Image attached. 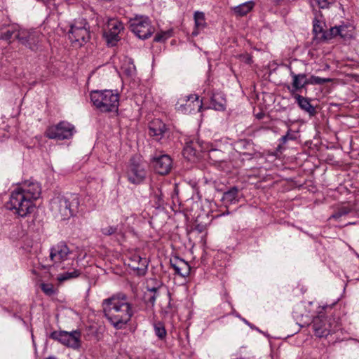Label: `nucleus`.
Listing matches in <instances>:
<instances>
[{"label":"nucleus","instance_id":"obj_1","mask_svg":"<svg viewBox=\"0 0 359 359\" xmlns=\"http://www.w3.org/2000/svg\"><path fill=\"white\" fill-rule=\"evenodd\" d=\"M102 308L105 317L116 330L124 329L133 316L132 305L123 293L104 299Z\"/></svg>","mask_w":359,"mask_h":359},{"label":"nucleus","instance_id":"obj_2","mask_svg":"<svg viewBox=\"0 0 359 359\" xmlns=\"http://www.w3.org/2000/svg\"><path fill=\"white\" fill-rule=\"evenodd\" d=\"M91 102L100 112H117L119 95L110 90H91Z\"/></svg>","mask_w":359,"mask_h":359},{"label":"nucleus","instance_id":"obj_3","mask_svg":"<svg viewBox=\"0 0 359 359\" xmlns=\"http://www.w3.org/2000/svg\"><path fill=\"white\" fill-rule=\"evenodd\" d=\"M35 207V203L18 188L11 192L8 208L14 210L20 217H27L34 211Z\"/></svg>","mask_w":359,"mask_h":359},{"label":"nucleus","instance_id":"obj_4","mask_svg":"<svg viewBox=\"0 0 359 359\" xmlns=\"http://www.w3.org/2000/svg\"><path fill=\"white\" fill-rule=\"evenodd\" d=\"M50 210L53 217L59 220H67L74 214L72 202L66 196L59 195L51 199Z\"/></svg>","mask_w":359,"mask_h":359},{"label":"nucleus","instance_id":"obj_5","mask_svg":"<svg viewBox=\"0 0 359 359\" xmlns=\"http://www.w3.org/2000/svg\"><path fill=\"white\" fill-rule=\"evenodd\" d=\"M129 25L130 30L141 39L149 38L155 32L150 19L144 15L135 16L130 19Z\"/></svg>","mask_w":359,"mask_h":359},{"label":"nucleus","instance_id":"obj_6","mask_svg":"<svg viewBox=\"0 0 359 359\" xmlns=\"http://www.w3.org/2000/svg\"><path fill=\"white\" fill-rule=\"evenodd\" d=\"M314 334L318 337H326L338 330L337 323L332 317H317L312 323Z\"/></svg>","mask_w":359,"mask_h":359},{"label":"nucleus","instance_id":"obj_7","mask_svg":"<svg viewBox=\"0 0 359 359\" xmlns=\"http://www.w3.org/2000/svg\"><path fill=\"white\" fill-rule=\"evenodd\" d=\"M41 38L42 34L33 29H21L15 34V39L21 44L34 52L39 50Z\"/></svg>","mask_w":359,"mask_h":359},{"label":"nucleus","instance_id":"obj_8","mask_svg":"<svg viewBox=\"0 0 359 359\" xmlns=\"http://www.w3.org/2000/svg\"><path fill=\"white\" fill-rule=\"evenodd\" d=\"M74 126L69 122L62 121L56 125L49 126L45 135L49 139L68 140L71 138L74 133Z\"/></svg>","mask_w":359,"mask_h":359},{"label":"nucleus","instance_id":"obj_9","mask_svg":"<svg viewBox=\"0 0 359 359\" xmlns=\"http://www.w3.org/2000/svg\"><path fill=\"white\" fill-rule=\"evenodd\" d=\"M50 337L69 347L77 348L79 345V333L76 331H54Z\"/></svg>","mask_w":359,"mask_h":359},{"label":"nucleus","instance_id":"obj_10","mask_svg":"<svg viewBox=\"0 0 359 359\" xmlns=\"http://www.w3.org/2000/svg\"><path fill=\"white\" fill-rule=\"evenodd\" d=\"M145 176L146 171L143 166L135 158H132L128 170L129 181L133 184H140L144 180Z\"/></svg>","mask_w":359,"mask_h":359},{"label":"nucleus","instance_id":"obj_11","mask_svg":"<svg viewBox=\"0 0 359 359\" xmlns=\"http://www.w3.org/2000/svg\"><path fill=\"white\" fill-rule=\"evenodd\" d=\"M17 188L34 203L40 197L41 194V185L33 180L25 181Z\"/></svg>","mask_w":359,"mask_h":359},{"label":"nucleus","instance_id":"obj_12","mask_svg":"<svg viewBox=\"0 0 359 359\" xmlns=\"http://www.w3.org/2000/svg\"><path fill=\"white\" fill-rule=\"evenodd\" d=\"M204 150L205 147L200 141L193 140L186 142L182 154L188 161H194L201 156V153Z\"/></svg>","mask_w":359,"mask_h":359},{"label":"nucleus","instance_id":"obj_13","mask_svg":"<svg viewBox=\"0 0 359 359\" xmlns=\"http://www.w3.org/2000/svg\"><path fill=\"white\" fill-rule=\"evenodd\" d=\"M70 250L67 245L64 243H60L50 248V260L53 264H61L67 260Z\"/></svg>","mask_w":359,"mask_h":359},{"label":"nucleus","instance_id":"obj_14","mask_svg":"<svg viewBox=\"0 0 359 359\" xmlns=\"http://www.w3.org/2000/svg\"><path fill=\"white\" fill-rule=\"evenodd\" d=\"M154 170L160 175H167L172 168V159L166 154L154 157L152 160Z\"/></svg>","mask_w":359,"mask_h":359},{"label":"nucleus","instance_id":"obj_15","mask_svg":"<svg viewBox=\"0 0 359 359\" xmlns=\"http://www.w3.org/2000/svg\"><path fill=\"white\" fill-rule=\"evenodd\" d=\"M148 263L149 261L146 257L133 254L129 257L128 265L133 271H136L139 276H144L147 272Z\"/></svg>","mask_w":359,"mask_h":359},{"label":"nucleus","instance_id":"obj_16","mask_svg":"<svg viewBox=\"0 0 359 359\" xmlns=\"http://www.w3.org/2000/svg\"><path fill=\"white\" fill-rule=\"evenodd\" d=\"M68 35L72 41L82 45L83 42H87L90 39V31L86 27L72 25L68 32Z\"/></svg>","mask_w":359,"mask_h":359},{"label":"nucleus","instance_id":"obj_17","mask_svg":"<svg viewBox=\"0 0 359 359\" xmlns=\"http://www.w3.org/2000/svg\"><path fill=\"white\" fill-rule=\"evenodd\" d=\"M176 105L186 111H191L196 108H198V110L200 111L202 108V103L199 102L198 97L196 95H191L180 99Z\"/></svg>","mask_w":359,"mask_h":359},{"label":"nucleus","instance_id":"obj_18","mask_svg":"<svg viewBox=\"0 0 359 359\" xmlns=\"http://www.w3.org/2000/svg\"><path fill=\"white\" fill-rule=\"evenodd\" d=\"M170 266L175 270V274L182 277H187L191 271L189 264L179 257H174L170 260Z\"/></svg>","mask_w":359,"mask_h":359},{"label":"nucleus","instance_id":"obj_19","mask_svg":"<svg viewBox=\"0 0 359 359\" xmlns=\"http://www.w3.org/2000/svg\"><path fill=\"white\" fill-rule=\"evenodd\" d=\"M166 130V125L160 119H154L149 123V134L157 140L162 138Z\"/></svg>","mask_w":359,"mask_h":359},{"label":"nucleus","instance_id":"obj_20","mask_svg":"<svg viewBox=\"0 0 359 359\" xmlns=\"http://www.w3.org/2000/svg\"><path fill=\"white\" fill-rule=\"evenodd\" d=\"M290 75L292 78V82L291 83L292 89H290V86L287 87V89L292 94H294L296 91L305 88L306 82V74H296L290 69Z\"/></svg>","mask_w":359,"mask_h":359},{"label":"nucleus","instance_id":"obj_21","mask_svg":"<svg viewBox=\"0 0 359 359\" xmlns=\"http://www.w3.org/2000/svg\"><path fill=\"white\" fill-rule=\"evenodd\" d=\"M294 98L296 100L299 107L306 111L310 116H314L316 114L315 107L311 104V100L299 94H294Z\"/></svg>","mask_w":359,"mask_h":359},{"label":"nucleus","instance_id":"obj_22","mask_svg":"<svg viewBox=\"0 0 359 359\" xmlns=\"http://www.w3.org/2000/svg\"><path fill=\"white\" fill-rule=\"evenodd\" d=\"M346 28L344 26L331 27L329 30L324 31L320 38L323 40H330L337 36H340L341 38L344 39L346 36V34L344 33Z\"/></svg>","mask_w":359,"mask_h":359},{"label":"nucleus","instance_id":"obj_23","mask_svg":"<svg viewBox=\"0 0 359 359\" xmlns=\"http://www.w3.org/2000/svg\"><path fill=\"white\" fill-rule=\"evenodd\" d=\"M235 149L243 155H250L254 152L252 142L246 139H241L236 142Z\"/></svg>","mask_w":359,"mask_h":359},{"label":"nucleus","instance_id":"obj_24","mask_svg":"<svg viewBox=\"0 0 359 359\" xmlns=\"http://www.w3.org/2000/svg\"><path fill=\"white\" fill-rule=\"evenodd\" d=\"M238 193V188L237 187H233L224 193L222 201L226 205L235 204L239 201Z\"/></svg>","mask_w":359,"mask_h":359},{"label":"nucleus","instance_id":"obj_25","mask_svg":"<svg viewBox=\"0 0 359 359\" xmlns=\"http://www.w3.org/2000/svg\"><path fill=\"white\" fill-rule=\"evenodd\" d=\"M21 29L15 25L2 27L0 29V39L9 40L13 37L15 38V34Z\"/></svg>","mask_w":359,"mask_h":359},{"label":"nucleus","instance_id":"obj_26","mask_svg":"<svg viewBox=\"0 0 359 359\" xmlns=\"http://www.w3.org/2000/svg\"><path fill=\"white\" fill-rule=\"evenodd\" d=\"M194 21L196 30L192 33L193 35H197L198 34V30L203 29L206 25L205 14L203 12L196 11L194 13Z\"/></svg>","mask_w":359,"mask_h":359},{"label":"nucleus","instance_id":"obj_27","mask_svg":"<svg viewBox=\"0 0 359 359\" xmlns=\"http://www.w3.org/2000/svg\"><path fill=\"white\" fill-rule=\"evenodd\" d=\"M254 3L252 1H248L234 7L233 11L237 15L244 16L252 9Z\"/></svg>","mask_w":359,"mask_h":359},{"label":"nucleus","instance_id":"obj_28","mask_svg":"<svg viewBox=\"0 0 359 359\" xmlns=\"http://www.w3.org/2000/svg\"><path fill=\"white\" fill-rule=\"evenodd\" d=\"M103 36L104 37L108 46H115L120 39L118 34L115 32L106 31L105 29L103 31Z\"/></svg>","mask_w":359,"mask_h":359},{"label":"nucleus","instance_id":"obj_29","mask_svg":"<svg viewBox=\"0 0 359 359\" xmlns=\"http://www.w3.org/2000/svg\"><path fill=\"white\" fill-rule=\"evenodd\" d=\"M107 27L109 32H115L117 34L123 29V24L114 19H111L108 21Z\"/></svg>","mask_w":359,"mask_h":359},{"label":"nucleus","instance_id":"obj_30","mask_svg":"<svg viewBox=\"0 0 359 359\" xmlns=\"http://www.w3.org/2000/svg\"><path fill=\"white\" fill-rule=\"evenodd\" d=\"M154 327L156 335L161 340L164 339L167 335V332L165 328L164 324L161 322H158L154 324Z\"/></svg>","mask_w":359,"mask_h":359},{"label":"nucleus","instance_id":"obj_31","mask_svg":"<svg viewBox=\"0 0 359 359\" xmlns=\"http://www.w3.org/2000/svg\"><path fill=\"white\" fill-rule=\"evenodd\" d=\"M209 158L215 163L223 161L224 154L219 149H211L208 154Z\"/></svg>","mask_w":359,"mask_h":359},{"label":"nucleus","instance_id":"obj_32","mask_svg":"<svg viewBox=\"0 0 359 359\" xmlns=\"http://www.w3.org/2000/svg\"><path fill=\"white\" fill-rule=\"evenodd\" d=\"M352 208L348 206H341L331 216L330 218L339 219L341 217L350 213L352 211Z\"/></svg>","mask_w":359,"mask_h":359},{"label":"nucleus","instance_id":"obj_33","mask_svg":"<svg viewBox=\"0 0 359 359\" xmlns=\"http://www.w3.org/2000/svg\"><path fill=\"white\" fill-rule=\"evenodd\" d=\"M333 2V1L330 0H311V4L313 7L317 6L323 9L329 8V6Z\"/></svg>","mask_w":359,"mask_h":359},{"label":"nucleus","instance_id":"obj_34","mask_svg":"<svg viewBox=\"0 0 359 359\" xmlns=\"http://www.w3.org/2000/svg\"><path fill=\"white\" fill-rule=\"evenodd\" d=\"M40 287L44 294L48 296H52L55 293V290L52 284L42 283Z\"/></svg>","mask_w":359,"mask_h":359},{"label":"nucleus","instance_id":"obj_35","mask_svg":"<svg viewBox=\"0 0 359 359\" xmlns=\"http://www.w3.org/2000/svg\"><path fill=\"white\" fill-rule=\"evenodd\" d=\"M160 194L155 193L154 197H155V204L154 206L156 209L163 208L165 202L163 198V195L161 194V191L158 190Z\"/></svg>","mask_w":359,"mask_h":359},{"label":"nucleus","instance_id":"obj_36","mask_svg":"<svg viewBox=\"0 0 359 359\" xmlns=\"http://www.w3.org/2000/svg\"><path fill=\"white\" fill-rule=\"evenodd\" d=\"M170 36V32H162L161 33H158L154 36V41L156 42H161L165 41Z\"/></svg>","mask_w":359,"mask_h":359},{"label":"nucleus","instance_id":"obj_37","mask_svg":"<svg viewBox=\"0 0 359 359\" xmlns=\"http://www.w3.org/2000/svg\"><path fill=\"white\" fill-rule=\"evenodd\" d=\"M313 31L316 34V36H318V34L323 35V33L324 32V29H323L322 25H320V21L317 19H315L313 20Z\"/></svg>","mask_w":359,"mask_h":359},{"label":"nucleus","instance_id":"obj_38","mask_svg":"<svg viewBox=\"0 0 359 359\" xmlns=\"http://www.w3.org/2000/svg\"><path fill=\"white\" fill-rule=\"evenodd\" d=\"M117 231L116 226H107L102 229V232L106 236H110L115 233Z\"/></svg>","mask_w":359,"mask_h":359},{"label":"nucleus","instance_id":"obj_39","mask_svg":"<svg viewBox=\"0 0 359 359\" xmlns=\"http://www.w3.org/2000/svg\"><path fill=\"white\" fill-rule=\"evenodd\" d=\"M296 139V137L294 135L290 133V130H289L285 135H283L280 141L283 144H285L287 140H294Z\"/></svg>","mask_w":359,"mask_h":359},{"label":"nucleus","instance_id":"obj_40","mask_svg":"<svg viewBox=\"0 0 359 359\" xmlns=\"http://www.w3.org/2000/svg\"><path fill=\"white\" fill-rule=\"evenodd\" d=\"M332 79L329 78H320L315 76V84L322 85L326 83L332 82Z\"/></svg>","mask_w":359,"mask_h":359},{"label":"nucleus","instance_id":"obj_41","mask_svg":"<svg viewBox=\"0 0 359 359\" xmlns=\"http://www.w3.org/2000/svg\"><path fill=\"white\" fill-rule=\"evenodd\" d=\"M72 277V276L71 273H65L63 274L58 275V276L57 277V280L60 283H62L66 280L71 278Z\"/></svg>","mask_w":359,"mask_h":359},{"label":"nucleus","instance_id":"obj_42","mask_svg":"<svg viewBox=\"0 0 359 359\" xmlns=\"http://www.w3.org/2000/svg\"><path fill=\"white\" fill-rule=\"evenodd\" d=\"M135 72V67L134 65L124 68V73L128 76H132Z\"/></svg>","mask_w":359,"mask_h":359},{"label":"nucleus","instance_id":"obj_43","mask_svg":"<svg viewBox=\"0 0 359 359\" xmlns=\"http://www.w3.org/2000/svg\"><path fill=\"white\" fill-rule=\"evenodd\" d=\"M241 57L247 64H250L252 62V56L249 54L241 55Z\"/></svg>","mask_w":359,"mask_h":359},{"label":"nucleus","instance_id":"obj_44","mask_svg":"<svg viewBox=\"0 0 359 359\" xmlns=\"http://www.w3.org/2000/svg\"><path fill=\"white\" fill-rule=\"evenodd\" d=\"M158 296V294H149V297H148L147 302L150 303L151 306H153L154 305L156 299Z\"/></svg>","mask_w":359,"mask_h":359},{"label":"nucleus","instance_id":"obj_45","mask_svg":"<svg viewBox=\"0 0 359 359\" xmlns=\"http://www.w3.org/2000/svg\"><path fill=\"white\" fill-rule=\"evenodd\" d=\"M104 326H100L98 328V332H96L95 334V336L97 340H99L102 337V333L104 332Z\"/></svg>","mask_w":359,"mask_h":359},{"label":"nucleus","instance_id":"obj_46","mask_svg":"<svg viewBox=\"0 0 359 359\" xmlns=\"http://www.w3.org/2000/svg\"><path fill=\"white\" fill-rule=\"evenodd\" d=\"M309 84H315V76L312 75L309 78L306 77V86Z\"/></svg>","mask_w":359,"mask_h":359},{"label":"nucleus","instance_id":"obj_47","mask_svg":"<svg viewBox=\"0 0 359 359\" xmlns=\"http://www.w3.org/2000/svg\"><path fill=\"white\" fill-rule=\"evenodd\" d=\"M96 15V22L97 25L98 27L102 26L104 25V20L102 18H100L99 16L97 14H95Z\"/></svg>","mask_w":359,"mask_h":359},{"label":"nucleus","instance_id":"obj_48","mask_svg":"<svg viewBox=\"0 0 359 359\" xmlns=\"http://www.w3.org/2000/svg\"><path fill=\"white\" fill-rule=\"evenodd\" d=\"M158 287H150V288H148V290L149 292H151V294H158Z\"/></svg>","mask_w":359,"mask_h":359},{"label":"nucleus","instance_id":"obj_49","mask_svg":"<svg viewBox=\"0 0 359 359\" xmlns=\"http://www.w3.org/2000/svg\"><path fill=\"white\" fill-rule=\"evenodd\" d=\"M265 116V114L262 111L257 113L255 116L257 119L261 120Z\"/></svg>","mask_w":359,"mask_h":359},{"label":"nucleus","instance_id":"obj_50","mask_svg":"<svg viewBox=\"0 0 359 359\" xmlns=\"http://www.w3.org/2000/svg\"><path fill=\"white\" fill-rule=\"evenodd\" d=\"M196 230H198L199 232H202L204 230V226L201 224H197L195 227Z\"/></svg>","mask_w":359,"mask_h":359},{"label":"nucleus","instance_id":"obj_51","mask_svg":"<svg viewBox=\"0 0 359 359\" xmlns=\"http://www.w3.org/2000/svg\"><path fill=\"white\" fill-rule=\"evenodd\" d=\"M302 93H304L305 95H307V88L306 86L305 87V88H303L302 90H299Z\"/></svg>","mask_w":359,"mask_h":359},{"label":"nucleus","instance_id":"obj_52","mask_svg":"<svg viewBox=\"0 0 359 359\" xmlns=\"http://www.w3.org/2000/svg\"><path fill=\"white\" fill-rule=\"evenodd\" d=\"M52 267V266L50 265H43V264H41V268L42 269H48V268H50Z\"/></svg>","mask_w":359,"mask_h":359},{"label":"nucleus","instance_id":"obj_53","mask_svg":"<svg viewBox=\"0 0 359 359\" xmlns=\"http://www.w3.org/2000/svg\"><path fill=\"white\" fill-rule=\"evenodd\" d=\"M273 2H275L276 4H280L283 0H272Z\"/></svg>","mask_w":359,"mask_h":359},{"label":"nucleus","instance_id":"obj_54","mask_svg":"<svg viewBox=\"0 0 359 359\" xmlns=\"http://www.w3.org/2000/svg\"><path fill=\"white\" fill-rule=\"evenodd\" d=\"M46 359H56V358L53 356H50V357L47 358Z\"/></svg>","mask_w":359,"mask_h":359},{"label":"nucleus","instance_id":"obj_55","mask_svg":"<svg viewBox=\"0 0 359 359\" xmlns=\"http://www.w3.org/2000/svg\"><path fill=\"white\" fill-rule=\"evenodd\" d=\"M356 224V222H348L346 225H348V224Z\"/></svg>","mask_w":359,"mask_h":359},{"label":"nucleus","instance_id":"obj_56","mask_svg":"<svg viewBox=\"0 0 359 359\" xmlns=\"http://www.w3.org/2000/svg\"><path fill=\"white\" fill-rule=\"evenodd\" d=\"M164 312H165V313H168L169 312V311H168V310H167V309H165V310L164 311Z\"/></svg>","mask_w":359,"mask_h":359}]
</instances>
